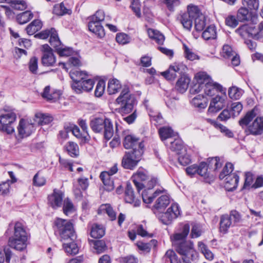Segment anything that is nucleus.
<instances>
[{"label":"nucleus","instance_id":"40","mask_svg":"<svg viewBox=\"0 0 263 263\" xmlns=\"http://www.w3.org/2000/svg\"><path fill=\"white\" fill-rule=\"evenodd\" d=\"M202 37L205 40L216 39V31L215 26L214 25H210L208 26L203 32Z\"/></svg>","mask_w":263,"mask_h":263},{"label":"nucleus","instance_id":"45","mask_svg":"<svg viewBox=\"0 0 263 263\" xmlns=\"http://www.w3.org/2000/svg\"><path fill=\"white\" fill-rule=\"evenodd\" d=\"M63 210L64 213L66 215H68L75 211V208L68 198H66L63 201Z\"/></svg>","mask_w":263,"mask_h":263},{"label":"nucleus","instance_id":"8","mask_svg":"<svg viewBox=\"0 0 263 263\" xmlns=\"http://www.w3.org/2000/svg\"><path fill=\"white\" fill-rule=\"evenodd\" d=\"M50 36L49 42L50 45L55 49H71L70 48H66L61 42L58 35L57 31L54 28H51L50 30L43 31L35 35L41 39H46Z\"/></svg>","mask_w":263,"mask_h":263},{"label":"nucleus","instance_id":"38","mask_svg":"<svg viewBox=\"0 0 263 263\" xmlns=\"http://www.w3.org/2000/svg\"><path fill=\"white\" fill-rule=\"evenodd\" d=\"M42 24L40 20H35L27 27L26 31L29 35H32L42 28Z\"/></svg>","mask_w":263,"mask_h":263},{"label":"nucleus","instance_id":"56","mask_svg":"<svg viewBox=\"0 0 263 263\" xmlns=\"http://www.w3.org/2000/svg\"><path fill=\"white\" fill-rule=\"evenodd\" d=\"M140 7L141 5L139 0H132L130 7L138 18L141 17Z\"/></svg>","mask_w":263,"mask_h":263},{"label":"nucleus","instance_id":"28","mask_svg":"<svg viewBox=\"0 0 263 263\" xmlns=\"http://www.w3.org/2000/svg\"><path fill=\"white\" fill-rule=\"evenodd\" d=\"M148 36L155 41L158 45H162L165 40L164 35L160 31L154 29L149 28L147 30Z\"/></svg>","mask_w":263,"mask_h":263},{"label":"nucleus","instance_id":"5","mask_svg":"<svg viewBox=\"0 0 263 263\" xmlns=\"http://www.w3.org/2000/svg\"><path fill=\"white\" fill-rule=\"evenodd\" d=\"M116 102L120 105L118 111L122 115L129 114L132 111L135 98L130 93L128 86H123L121 93L116 99Z\"/></svg>","mask_w":263,"mask_h":263},{"label":"nucleus","instance_id":"16","mask_svg":"<svg viewBox=\"0 0 263 263\" xmlns=\"http://www.w3.org/2000/svg\"><path fill=\"white\" fill-rule=\"evenodd\" d=\"M227 97L226 96H220L217 95L211 101L208 111L212 112H217L223 108L226 103Z\"/></svg>","mask_w":263,"mask_h":263},{"label":"nucleus","instance_id":"48","mask_svg":"<svg viewBox=\"0 0 263 263\" xmlns=\"http://www.w3.org/2000/svg\"><path fill=\"white\" fill-rule=\"evenodd\" d=\"M233 165L230 162L227 163L219 174V179L220 180L226 179L227 176L233 174Z\"/></svg>","mask_w":263,"mask_h":263},{"label":"nucleus","instance_id":"39","mask_svg":"<svg viewBox=\"0 0 263 263\" xmlns=\"http://www.w3.org/2000/svg\"><path fill=\"white\" fill-rule=\"evenodd\" d=\"M105 234V230L102 226L95 224L92 226L90 235L94 238H100Z\"/></svg>","mask_w":263,"mask_h":263},{"label":"nucleus","instance_id":"63","mask_svg":"<svg viewBox=\"0 0 263 263\" xmlns=\"http://www.w3.org/2000/svg\"><path fill=\"white\" fill-rule=\"evenodd\" d=\"M94 248L98 254H100L106 250V246L104 241L97 240L94 242Z\"/></svg>","mask_w":263,"mask_h":263},{"label":"nucleus","instance_id":"19","mask_svg":"<svg viewBox=\"0 0 263 263\" xmlns=\"http://www.w3.org/2000/svg\"><path fill=\"white\" fill-rule=\"evenodd\" d=\"M61 95V91L58 90L51 89L50 87L47 86L44 89L42 96L47 101L54 102L60 99Z\"/></svg>","mask_w":263,"mask_h":263},{"label":"nucleus","instance_id":"30","mask_svg":"<svg viewBox=\"0 0 263 263\" xmlns=\"http://www.w3.org/2000/svg\"><path fill=\"white\" fill-rule=\"evenodd\" d=\"M34 120L39 125H42L51 123L53 120V118L49 114L37 112L35 115Z\"/></svg>","mask_w":263,"mask_h":263},{"label":"nucleus","instance_id":"9","mask_svg":"<svg viewBox=\"0 0 263 263\" xmlns=\"http://www.w3.org/2000/svg\"><path fill=\"white\" fill-rule=\"evenodd\" d=\"M16 138L23 139L29 136L35 129V124L31 120L22 119L17 128Z\"/></svg>","mask_w":263,"mask_h":263},{"label":"nucleus","instance_id":"31","mask_svg":"<svg viewBox=\"0 0 263 263\" xmlns=\"http://www.w3.org/2000/svg\"><path fill=\"white\" fill-rule=\"evenodd\" d=\"M100 177L102 181L104 189L107 191H111L114 189L113 181L111 179V177L106 172H102Z\"/></svg>","mask_w":263,"mask_h":263},{"label":"nucleus","instance_id":"32","mask_svg":"<svg viewBox=\"0 0 263 263\" xmlns=\"http://www.w3.org/2000/svg\"><path fill=\"white\" fill-rule=\"evenodd\" d=\"M121 88V84L118 80L116 79H112L109 80L108 83L107 91L109 95H113L117 93Z\"/></svg>","mask_w":263,"mask_h":263},{"label":"nucleus","instance_id":"47","mask_svg":"<svg viewBox=\"0 0 263 263\" xmlns=\"http://www.w3.org/2000/svg\"><path fill=\"white\" fill-rule=\"evenodd\" d=\"M180 22L182 24L183 27L187 30H190L193 25V19L190 17L189 15L185 13H182L180 16Z\"/></svg>","mask_w":263,"mask_h":263},{"label":"nucleus","instance_id":"33","mask_svg":"<svg viewBox=\"0 0 263 263\" xmlns=\"http://www.w3.org/2000/svg\"><path fill=\"white\" fill-rule=\"evenodd\" d=\"M16 118V115L13 112H7L0 116V123L1 125L12 124L15 121Z\"/></svg>","mask_w":263,"mask_h":263},{"label":"nucleus","instance_id":"58","mask_svg":"<svg viewBox=\"0 0 263 263\" xmlns=\"http://www.w3.org/2000/svg\"><path fill=\"white\" fill-rule=\"evenodd\" d=\"M246 7H241L238 10L237 16L240 21H246L249 18V10Z\"/></svg>","mask_w":263,"mask_h":263},{"label":"nucleus","instance_id":"27","mask_svg":"<svg viewBox=\"0 0 263 263\" xmlns=\"http://www.w3.org/2000/svg\"><path fill=\"white\" fill-rule=\"evenodd\" d=\"M53 50H44L42 58V64L45 66H51L55 63V57Z\"/></svg>","mask_w":263,"mask_h":263},{"label":"nucleus","instance_id":"20","mask_svg":"<svg viewBox=\"0 0 263 263\" xmlns=\"http://www.w3.org/2000/svg\"><path fill=\"white\" fill-rule=\"evenodd\" d=\"M148 178L146 173L143 170H138L132 176L133 181L138 192L143 188V183L140 181H144Z\"/></svg>","mask_w":263,"mask_h":263},{"label":"nucleus","instance_id":"11","mask_svg":"<svg viewBox=\"0 0 263 263\" xmlns=\"http://www.w3.org/2000/svg\"><path fill=\"white\" fill-rule=\"evenodd\" d=\"M238 31L242 33L246 32L253 38L258 40L263 37V22L260 23L257 26L253 25H244L239 28Z\"/></svg>","mask_w":263,"mask_h":263},{"label":"nucleus","instance_id":"36","mask_svg":"<svg viewBox=\"0 0 263 263\" xmlns=\"http://www.w3.org/2000/svg\"><path fill=\"white\" fill-rule=\"evenodd\" d=\"M169 203L170 198L168 195L164 194L159 197L154 206L156 209L161 210L165 209Z\"/></svg>","mask_w":263,"mask_h":263},{"label":"nucleus","instance_id":"10","mask_svg":"<svg viewBox=\"0 0 263 263\" xmlns=\"http://www.w3.org/2000/svg\"><path fill=\"white\" fill-rule=\"evenodd\" d=\"M187 69L186 66L182 63H175L171 65L167 70L161 72V75L168 80H174L177 73L181 74Z\"/></svg>","mask_w":263,"mask_h":263},{"label":"nucleus","instance_id":"57","mask_svg":"<svg viewBox=\"0 0 263 263\" xmlns=\"http://www.w3.org/2000/svg\"><path fill=\"white\" fill-rule=\"evenodd\" d=\"M230 219L232 222L233 226L241 221L242 217L240 214L236 210L231 211L229 215Z\"/></svg>","mask_w":263,"mask_h":263},{"label":"nucleus","instance_id":"60","mask_svg":"<svg viewBox=\"0 0 263 263\" xmlns=\"http://www.w3.org/2000/svg\"><path fill=\"white\" fill-rule=\"evenodd\" d=\"M28 67L30 71L33 73L36 74L38 69V59L33 57L31 58L28 63Z\"/></svg>","mask_w":263,"mask_h":263},{"label":"nucleus","instance_id":"4","mask_svg":"<svg viewBox=\"0 0 263 263\" xmlns=\"http://www.w3.org/2000/svg\"><path fill=\"white\" fill-rule=\"evenodd\" d=\"M29 237L24 225L17 222L14 226V235L9 239V246L15 250L22 251L27 246Z\"/></svg>","mask_w":263,"mask_h":263},{"label":"nucleus","instance_id":"64","mask_svg":"<svg viewBox=\"0 0 263 263\" xmlns=\"http://www.w3.org/2000/svg\"><path fill=\"white\" fill-rule=\"evenodd\" d=\"M253 181V175L250 172L246 173L245 174V181L243 188L244 189H249L252 188Z\"/></svg>","mask_w":263,"mask_h":263},{"label":"nucleus","instance_id":"42","mask_svg":"<svg viewBox=\"0 0 263 263\" xmlns=\"http://www.w3.org/2000/svg\"><path fill=\"white\" fill-rule=\"evenodd\" d=\"M33 17L32 13L30 11H26L18 14L16 20L20 24H24L29 22Z\"/></svg>","mask_w":263,"mask_h":263},{"label":"nucleus","instance_id":"44","mask_svg":"<svg viewBox=\"0 0 263 263\" xmlns=\"http://www.w3.org/2000/svg\"><path fill=\"white\" fill-rule=\"evenodd\" d=\"M221 56L224 58H230L232 57V63L234 66H237L240 63L239 57L237 55L234 56L233 50H222L220 53Z\"/></svg>","mask_w":263,"mask_h":263},{"label":"nucleus","instance_id":"52","mask_svg":"<svg viewBox=\"0 0 263 263\" xmlns=\"http://www.w3.org/2000/svg\"><path fill=\"white\" fill-rule=\"evenodd\" d=\"M159 134L162 140L171 138L174 133L171 128L169 127H163L159 129Z\"/></svg>","mask_w":263,"mask_h":263},{"label":"nucleus","instance_id":"34","mask_svg":"<svg viewBox=\"0 0 263 263\" xmlns=\"http://www.w3.org/2000/svg\"><path fill=\"white\" fill-rule=\"evenodd\" d=\"M168 146L171 150L176 152L177 154H181V152L182 151L185 152L183 147V142L182 140L179 139H176L173 141H170Z\"/></svg>","mask_w":263,"mask_h":263},{"label":"nucleus","instance_id":"2","mask_svg":"<svg viewBox=\"0 0 263 263\" xmlns=\"http://www.w3.org/2000/svg\"><path fill=\"white\" fill-rule=\"evenodd\" d=\"M196 83L190 89L191 93H201L203 96L212 97L222 91V86L214 82L205 72H199L195 75Z\"/></svg>","mask_w":263,"mask_h":263},{"label":"nucleus","instance_id":"6","mask_svg":"<svg viewBox=\"0 0 263 263\" xmlns=\"http://www.w3.org/2000/svg\"><path fill=\"white\" fill-rule=\"evenodd\" d=\"M90 126L95 133H100L104 129V138L109 140L114 135L112 123L110 119L105 117H96L92 119Z\"/></svg>","mask_w":263,"mask_h":263},{"label":"nucleus","instance_id":"35","mask_svg":"<svg viewBox=\"0 0 263 263\" xmlns=\"http://www.w3.org/2000/svg\"><path fill=\"white\" fill-rule=\"evenodd\" d=\"M68 154L72 157H77L79 155V148L78 144L73 142L69 141L65 146Z\"/></svg>","mask_w":263,"mask_h":263},{"label":"nucleus","instance_id":"22","mask_svg":"<svg viewBox=\"0 0 263 263\" xmlns=\"http://www.w3.org/2000/svg\"><path fill=\"white\" fill-rule=\"evenodd\" d=\"M90 31L95 34L98 37L102 38L105 36V31L101 23L90 20L88 24Z\"/></svg>","mask_w":263,"mask_h":263},{"label":"nucleus","instance_id":"3","mask_svg":"<svg viewBox=\"0 0 263 263\" xmlns=\"http://www.w3.org/2000/svg\"><path fill=\"white\" fill-rule=\"evenodd\" d=\"M189 231V225L185 224L182 232L175 234L171 237L172 244L176 248L177 252L183 256H187L194 251L193 243L191 241H185Z\"/></svg>","mask_w":263,"mask_h":263},{"label":"nucleus","instance_id":"7","mask_svg":"<svg viewBox=\"0 0 263 263\" xmlns=\"http://www.w3.org/2000/svg\"><path fill=\"white\" fill-rule=\"evenodd\" d=\"M143 151L135 150L126 152L122 158V165L126 169L133 170L141 159Z\"/></svg>","mask_w":263,"mask_h":263},{"label":"nucleus","instance_id":"29","mask_svg":"<svg viewBox=\"0 0 263 263\" xmlns=\"http://www.w3.org/2000/svg\"><path fill=\"white\" fill-rule=\"evenodd\" d=\"M219 225V231L223 234L227 233L231 226H234L228 214L221 216Z\"/></svg>","mask_w":263,"mask_h":263},{"label":"nucleus","instance_id":"18","mask_svg":"<svg viewBox=\"0 0 263 263\" xmlns=\"http://www.w3.org/2000/svg\"><path fill=\"white\" fill-rule=\"evenodd\" d=\"M59 55L60 57L63 58H68V63L74 66H80L81 63L80 59L74 57L75 52L74 50H54Z\"/></svg>","mask_w":263,"mask_h":263},{"label":"nucleus","instance_id":"41","mask_svg":"<svg viewBox=\"0 0 263 263\" xmlns=\"http://www.w3.org/2000/svg\"><path fill=\"white\" fill-rule=\"evenodd\" d=\"M256 116V113L254 109L248 111L245 117L239 120V125L242 127L248 125Z\"/></svg>","mask_w":263,"mask_h":263},{"label":"nucleus","instance_id":"51","mask_svg":"<svg viewBox=\"0 0 263 263\" xmlns=\"http://www.w3.org/2000/svg\"><path fill=\"white\" fill-rule=\"evenodd\" d=\"M12 254L11 250L7 247L4 248V252L0 250V263H4L5 260L7 263H9Z\"/></svg>","mask_w":263,"mask_h":263},{"label":"nucleus","instance_id":"55","mask_svg":"<svg viewBox=\"0 0 263 263\" xmlns=\"http://www.w3.org/2000/svg\"><path fill=\"white\" fill-rule=\"evenodd\" d=\"M220 159L218 157L209 158L208 159V166L214 171L217 170L221 166V163L219 162Z\"/></svg>","mask_w":263,"mask_h":263},{"label":"nucleus","instance_id":"23","mask_svg":"<svg viewBox=\"0 0 263 263\" xmlns=\"http://www.w3.org/2000/svg\"><path fill=\"white\" fill-rule=\"evenodd\" d=\"M125 200L126 202L133 204L134 206H138L140 201L137 199L134 194L133 189L129 183H127L125 192Z\"/></svg>","mask_w":263,"mask_h":263},{"label":"nucleus","instance_id":"21","mask_svg":"<svg viewBox=\"0 0 263 263\" xmlns=\"http://www.w3.org/2000/svg\"><path fill=\"white\" fill-rule=\"evenodd\" d=\"M152 190L147 189L144 190L142 193L143 201L146 203H151L154 198L162 193H165L164 189L157 190L154 193L152 192Z\"/></svg>","mask_w":263,"mask_h":263},{"label":"nucleus","instance_id":"24","mask_svg":"<svg viewBox=\"0 0 263 263\" xmlns=\"http://www.w3.org/2000/svg\"><path fill=\"white\" fill-rule=\"evenodd\" d=\"M239 176L235 173L227 176L225 179L224 187L228 191L235 189L239 181Z\"/></svg>","mask_w":263,"mask_h":263},{"label":"nucleus","instance_id":"13","mask_svg":"<svg viewBox=\"0 0 263 263\" xmlns=\"http://www.w3.org/2000/svg\"><path fill=\"white\" fill-rule=\"evenodd\" d=\"M64 193L58 189H54L53 192L48 196V204L53 209L60 208L63 201Z\"/></svg>","mask_w":263,"mask_h":263},{"label":"nucleus","instance_id":"61","mask_svg":"<svg viewBox=\"0 0 263 263\" xmlns=\"http://www.w3.org/2000/svg\"><path fill=\"white\" fill-rule=\"evenodd\" d=\"M179 156L178 158L179 162L182 165H186L189 164L191 161L190 156L189 154L183 151L181 152V154H179Z\"/></svg>","mask_w":263,"mask_h":263},{"label":"nucleus","instance_id":"53","mask_svg":"<svg viewBox=\"0 0 263 263\" xmlns=\"http://www.w3.org/2000/svg\"><path fill=\"white\" fill-rule=\"evenodd\" d=\"M195 28L197 31H202L205 26V18L203 15H200V17H196L194 20Z\"/></svg>","mask_w":263,"mask_h":263},{"label":"nucleus","instance_id":"17","mask_svg":"<svg viewBox=\"0 0 263 263\" xmlns=\"http://www.w3.org/2000/svg\"><path fill=\"white\" fill-rule=\"evenodd\" d=\"M248 132L253 135L263 133V117H257L248 127Z\"/></svg>","mask_w":263,"mask_h":263},{"label":"nucleus","instance_id":"1","mask_svg":"<svg viewBox=\"0 0 263 263\" xmlns=\"http://www.w3.org/2000/svg\"><path fill=\"white\" fill-rule=\"evenodd\" d=\"M55 231L58 233L62 240H71L70 242L64 243L63 249L65 252L69 255H76L78 253L79 248L77 244L73 241L76 235L72 223L69 220L57 218L55 221Z\"/></svg>","mask_w":263,"mask_h":263},{"label":"nucleus","instance_id":"50","mask_svg":"<svg viewBox=\"0 0 263 263\" xmlns=\"http://www.w3.org/2000/svg\"><path fill=\"white\" fill-rule=\"evenodd\" d=\"M186 14H188L190 17H191L194 20L196 19V17H200V15H203L200 11L199 8L194 5H190L187 8V12L184 13Z\"/></svg>","mask_w":263,"mask_h":263},{"label":"nucleus","instance_id":"62","mask_svg":"<svg viewBox=\"0 0 263 263\" xmlns=\"http://www.w3.org/2000/svg\"><path fill=\"white\" fill-rule=\"evenodd\" d=\"M116 40L119 44L124 45L130 42V38L125 33H119L117 34Z\"/></svg>","mask_w":263,"mask_h":263},{"label":"nucleus","instance_id":"59","mask_svg":"<svg viewBox=\"0 0 263 263\" xmlns=\"http://www.w3.org/2000/svg\"><path fill=\"white\" fill-rule=\"evenodd\" d=\"M198 167V174L204 178L209 177V173L208 172V166L207 164L204 162H201Z\"/></svg>","mask_w":263,"mask_h":263},{"label":"nucleus","instance_id":"15","mask_svg":"<svg viewBox=\"0 0 263 263\" xmlns=\"http://www.w3.org/2000/svg\"><path fill=\"white\" fill-rule=\"evenodd\" d=\"M87 76L86 77V78ZM95 81L91 79H85L81 82L72 83L71 87L77 93H81L83 91H89L91 90L94 85Z\"/></svg>","mask_w":263,"mask_h":263},{"label":"nucleus","instance_id":"12","mask_svg":"<svg viewBox=\"0 0 263 263\" xmlns=\"http://www.w3.org/2000/svg\"><path fill=\"white\" fill-rule=\"evenodd\" d=\"M123 145L126 149H133L132 151L140 149L143 151L144 146L143 142L133 135H128L125 137Z\"/></svg>","mask_w":263,"mask_h":263},{"label":"nucleus","instance_id":"25","mask_svg":"<svg viewBox=\"0 0 263 263\" xmlns=\"http://www.w3.org/2000/svg\"><path fill=\"white\" fill-rule=\"evenodd\" d=\"M190 102L194 107L198 109H202L206 107L208 101L207 98L200 93L199 95L194 97Z\"/></svg>","mask_w":263,"mask_h":263},{"label":"nucleus","instance_id":"43","mask_svg":"<svg viewBox=\"0 0 263 263\" xmlns=\"http://www.w3.org/2000/svg\"><path fill=\"white\" fill-rule=\"evenodd\" d=\"M199 251L204 255L205 257L210 260L214 258L213 253L208 249V247L202 242L200 241L198 244Z\"/></svg>","mask_w":263,"mask_h":263},{"label":"nucleus","instance_id":"37","mask_svg":"<svg viewBox=\"0 0 263 263\" xmlns=\"http://www.w3.org/2000/svg\"><path fill=\"white\" fill-rule=\"evenodd\" d=\"M70 76L73 80V83L81 82L86 79L87 73L84 71L78 70H72L70 72Z\"/></svg>","mask_w":263,"mask_h":263},{"label":"nucleus","instance_id":"46","mask_svg":"<svg viewBox=\"0 0 263 263\" xmlns=\"http://www.w3.org/2000/svg\"><path fill=\"white\" fill-rule=\"evenodd\" d=\"M53 12L55 14L59 15H63L66 14H70L71 10L65 7L63 3L59 5H56L54 7Z\"/></svg>","mask_w":263,"mask_h":263},{"label":"nucleus","instance_id":"26","mask_svg":"<svg viewBox=\"0 0 263 263\" xmlns=\"http://www.w3.org/2000/svg\"><path fill=\"white\" fill-rule=\"evenodd\" d=\"M190 81V78L187 75L183 74L176 83V89L180 93L184 92L187 90Z\"/></svg>","mask_w":263,"mask_h":263},{"label":"nucleus","instance_id":"54","mask_svg":"<svg viewBox=\"0 0 263 263\" xmlns=\"http://www.w3.org/2000/svg\"><path fill=\"white\" fill-rule=\"evenodd\" d=\"M243 6L248 7L250 10H256L259 7L258 0H242Z\"/></svg>","mask_w":263,"mask_h":263},{"label":"nucleus","instance_id":"49","mask_svg":"<svg viewBox=\"0 0 263 263\" xmlns=\"http://www.w3.org/2000/svg\"><path fill=\"white\" fill-rule=\"evenodd\" d=\"M243 90L236 86H232L229 88V96L233 99H239L242 95Z\"/></svg>","mask_w":263,"mask_h":263},{"label":"nucleus","instance_id":"14","mask_svg":"<svg viewBox=\"0 0 263 263\" xmlns=\"http://www.w3.org/2000/svg\"><path fill=\"white\" fill-rule=\"evenodd\" d=\"M179 206L176 203H173L165 213H164L160 217V220L165 224H168L172 220L177 218L180 215Z\"/></svg>","mask_w":263,"mask_h":263}]
</instances>
